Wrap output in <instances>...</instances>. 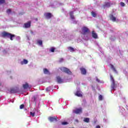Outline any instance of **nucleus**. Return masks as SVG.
<instances>
[{"label": "nucleus", "instance_id": "nucleus-39", "mask_svg": "<svg viewBox=\"0 0 128 128\" xmlns=\"http://www.w3.org/2000/svg\"><path fill=\"white\" fill-rule=\"evenodd\" d=\"M125 1L128 2V0H125Z\"/></svg>", "mask_w": 128, "mask_h": 128}, {"label": "nucleus", "instance_id": "nucleus-35", "mask_svg": "<svg viewBox=\"0 0 128 128\" xmlns=\"http://www.w3.org/2000/svg\"><path fill=\"white\" fill-rule=\"evenodd\" d=\"M98 98H99V100H102V95H100Z\"/></svg>", "mask_w": 128, "mask_h": 128}, {"label": "nucleus", "instance_id": "nucleus-34", "mask_svg": "<svg viewBox=\"0 0 128 128\" xmlns=\"http://www.w3.org/2000/svg\"><path fill=\"white\" fill-rule=\"evenodd\" d=\"M50 52H54V48H50Z\"/></svg>", "mask_w": 128, "mask_h": 128}, {"label": "nucleus", "instance_id": "nucleus-26", "mask_svg": "<svg viewBox=\"0 0 128 128\" xmlns=\"http://www.w3.org/2000/svg\"><path fill=\"white\" fill-rule=\"evenodd\" d=\"M30 114L32 116L34 117V116L36 113H34V112H30Z\"/></svg>", "mask_w": 128, "mask_h": 128}, {"label": "nucleus", "instance_id": "nucleus-32", "mask_svg": "<svg viewBox=\"0 0 128 128\" xmlns=\"http://www.w3.org/2000/svg\"><path fill=\"white\" fill-rule=\"evenodd\" d=\"M68 122H62V126H66V124H68Z\"/></svg>", "mask_w": 128, "mask_h": 128}, {"label": "nucleus", "instance_id": "nucleus-2", "mask_svg": "<svg viewBox=\"0 0 128 128\" xmlns=\"http://www.w3.org/2000/svg\"><path fill=\"white\" fill-rule=\"evenodd\" d=\"M59 70H61L62 72H65V74H72V72L70 70V69L66 68V67H61L59 68Z\"/></svg>", "mask_w": 128, "mask_h": 128}, {"label": "nucleus", "instance_id": "nucleus-3", "mask_svg": "<svg viewBox=\"0 0 128 128\" xmlns=\"http://www.w3.org/2000/svg\"><path fill=\"white\" fill-rule=\"evenodd\" d=\"M82 32H81L83 36H86L88 34H90V29L86 26H84L82 28Z\"/></svg>", "mask_w": 128, "mask_h": 128}, {"label": "nucleus", "instance_id": "nucleus-37", "mask_svg": "<svg viewBox=\"0 0 128 128\" xmlns=\"http://www.w3.org/2000/svg\"><path fill=\"white\" fill-rule=\"evenodd\" d=\"M96 80L98 82H100V80L98 78H96Z\"/></svg>", "mask_w": 128, "mask_h": 128}, {"label": "nucleus", "instance_id": "nucleus-31", "mask_svg": "<svg viewBox=\"0 0 128 128\" xmlns=\"http://www.w3.org/2000/svg\"><path fill=\"white\" fill-rule=\"evenodd\" d=\"M6 12H7V14H10V13L12 12V10L10 9H8L6 10Z\"/></svg>", "mask_w": 128, "mask_h": 128}, {"label": "nucleus", "instance_id": "nucleus-5", "mask_svg": "<svg viewBox=\"0 0 128 128\" xmlns=\"http://www.w3.org/2000/svg\"><path fill=\"white\" fill-rule=\"evenodd\" d=\"M56 82L58 84H62L64 82V80L60 76H57L56 77Z\"/></svg>", "mask_w": 128, "mask_h": 128}, {"label": "nucleus", "instance_id": "nucleus-29", "mask_svg": "<svg viewBox=\"0 0 128 128\" xmlns=\"http://www.w3.org/2000/svg\"><path fill=\"white\" fill-rule=\"evenodd\" d=\"M110 80H111L112 82H114V77H112V76H110Z\"/></svg>", "mask_w": 128, "mask_h": 128}, {"label": "nucleus", "instance_id": "nucleus-13", "mask_svg": "<svg viewBox=\"0 0 128 128\" xmlns=\"http://www.w3.org/2000/svg\"><path fill=\"white\" fill-rule=\"evenodd\" d=\"M92 36L94 38L96 39L98 38V34L94 32V31L92 32Z\"/></svg>", "mask_w": 128, "mask_h": 128}, {"label": "nucleus", "instance_id": "nucleus-41", "mask_svg": "<svg viewBox=\"0 0 128 128\" xmlns=\"http://www.w3.org/2000/svg\"><path fill=\"white\" fill-rule=\"evenodd\" d=\"M0 86H2V84L0 83Z\"/></svg>", "mask_w": 128, "mask_h": 128}, {"label": "nucleus", "instance_id": "nucleus-18", "mask_svg": "<svg viewBox=\"0 0 128 128\" xmlns=\"http://www.w3.org/2000/svg\"><path fill=\"white\" fill-rule=\"evenodd\" d=\"M68 50H70V52H74V48L72 47V46H69L68 47Z\"/></svg>", "mask_w": 128, "mask_h": 128}, {"label": "nucleus", "instance_id": "nucleus-7", "mask_svg": "<svg viewBox=\"0 0 128 128\" xmlns=\"http://www.w3.org/2000/svg\"><path fill=\"white\" fill-rule=\"evenodd\" d=\"M22 87L24 90H28V88H30V86L28 85V82H26V84H22Z\"/></svg>", "mask_w": 128, "mask_h": 128}, {"label": "nucleus", "instance_id": "nucleus-14", "mask_svg": "<svg viewBox=\"0 0 128 128\" xmlns=\"http://www.w3.org/2000/svg\"><path fill=\"white\" fill-rule=\"evenodd\" d=\"M44 72L45 74H50V71H48V70L46 68L44 69Z\"/></svg>", "mask_w": 128, "mask_h": 128}, {"label": "nucleus", "instance_id": "nucleus-6", "mask_svg": "<svg viewBox=\"0 0 128 128\" xmlns=\"http://www.w3.org/2000/svg\"><path fill=\"white\" fill-rule=\"evenodd\" d=\"M44 16L45 18H48V19L50 18H52V14L50 12L45 13L44 14Z\"/></svg>", "mask_w": 128, "mask_h": 128}, {"label": "nucleus", "instance_id": "nucleus-33", "mask_svg": "<svg viewBox=\"0 0 128 128\" xmlns=\"http://www.w3.org/2000/svg\"><path fill=\"white\" fill-rule=\"evenodd\" d=\"M50 87H48L46 88V92H50Z\"/></svg>", "mask_w": 128, "mask_h": 128}, {"label": "nucleus", "instance_id": "nucleus-24", "mask_svg": "<svg viewBox=\"0 0 128 128\" xmlns=\"http://www.w3.org/2000/svg\"><path fill=\"white\" fill-rule=\"evenodd\" d=\"M111 68H112V70H113L115 72H116V68H114V65H111Z\"/></svg>", "mask_w": 128, "mask_h": 128}, {"label": "nucleus", "instance_id": "nucleus-17", "mask_svg": "<svg viewBox=\"0 0 128 128\" xmlns=\"http://www.w3.org/2000/svg\"><path fill=\"white\" fill-rule=\"evenodd\" d=\"M70 17L72 20H74V12H70Z\"/></svg>", "mask_w": 128, "mask_h": 128}, {"label": "nucleus", "instance_id": "nucleus-12", "mask_svg": "<svg viewBox=\"0 0 128 128\" xmlns=\"http://www.w3.org/2000/svg\"><path fill=\"white\" fill-rule=\"evenodd\" d=\"M73 112L74 114H80V112H82V108L76 109V110L73 111Z\"/></svg>", "mask_w": 128, "mask_h": 128}, {"label": "nucleus", "instance_id": "nucleus-1", "mask_svg": "<svg viewBox=\"0 0 128 128\" xmlns=\"http://www.w3.org/2000/svg\"><path fill=\"white\" fill-rule=\"evenodd\" d=\"M2 36H3V38H10V40H13L12 38H14L15 35L6 32H4L2 33Z\"/></svg>", "mask_w": 128, "mask_h": 128}, {"label": "nucleus", "instance_id": "nucleus-30", "mask_svg": "<svg viewBox=\"0 0 128 128\" xmlns=\"http://www.w3.org/2000/svg\"><path fill=\"white\" fill-rule=\"evenodd\" d=\"M33 98H34V102H36V98H37L36 96H34Z\"/></svg>", "mask_w": 128, "mask_h": 128}, {"label": "nucleus", "instance_id": "nucleus-8", "mask_svg": "<svg viewBox=\"0 0 128 128\" xmlns=\"http://www.w3.org/2000/svg\"><path fill=\"white\" fill-rule=\"evenodd\" d=\"M112 4L110 2H105L104 4L103 5L104 8H110V5Z\"/></svg>", "mask_w": 128, "mask_h": 128}, {"label": "nucleus", "instance_id": "nucleus-15", "mask_svg": "<svg viewBox=\"0 0 128 128\" xmlns=\"http://www.w3.org/2000/svg\"><path fill=\"white\" fill-rule=\"evenodd\" d=\"M111 88L112 90H114V88H116V84L115 82H112Z\"/></svg>", "mask_w": 128, "mask_h": 128}, {"label": "nucleus", "instance_id": "nucleus-4", "mask_svg": "<svg viewBox=\"0 0 128 128\" xmlns=\"http://www.w3.org/2000/svg\"><path fill=\"white\" fill-rule=\"evenodd\" d=\"M48 120L50 122H58V116H50L48 118Z\"/></svg>", "mask_w": 128, "mask_h": 128}, {"label": "nucleus", "instance_id": "nucleus-20", "mask_svg": "<svg viewBox=\"0 0 128 128\" xmlns=\"http://www.w3.org/2000/svg\"><path fill=\"white\" fill-rule=\"evenodd\" d=\"M110 18L112 22H116V17L114 16V15L111 16Z\"/></svg>", "mask_w": 128, "mask_h": 128}, {"label": "nucleus", "instance_id": "nucleus-9", "mask_svg": "<svg viewBox=\"0 0 128 128\" xmlns=\"http://www.w3.org/2000/svg\"><path fill=\"white\" fill-rule=\"evenodd\" d=\"M30 21H29L28 22L24 24V28H30Z\"/></svg>", "mask_w": 128, "mask_h": 128}, {"label": "nucleus", "instance_id": "nucleus-22", "mask_svg": "<svg viewBox=\"0 0 128 128\" xmlns=\"http://www.w3.org/2000/svg\"><path fill=\"white\" fill-rule=\"evenodd\" d=\"M37 44H39L40 46H42V40H38Z\"/></svg>", "mask_w": 128, "mask_h": 128}, {"label": "nucleus", "instance_id": "nucleus-23", "mask_svg": "<svg viewBox=\"0 0 128 128\" xmlns=\"http://www.w3.org/2000/svg\"><path fill=\"white\" fill-rule=\"evenodd\" d=\"M84 122H90V118H84Z\"/></svg>", "mask_w": 128, "mask_h": 128}, {"label": "nucleus", "instance_id": "nucleus-11", "mask_svg": "<svg viewBox=\"0 0 128 128\" xmlns=\"http://www.w3.org/2000/svg\"><path fill=\"white\" fill-rule=\"evenodd\" d=\"M18 92V89L12 88L10 90V94H16Z\"/></svg>", "mask_w": 128, "mask_h": 128}, {"label": "nucleus", "instance_id": "nucleus-38", "mask_svg": "<svg viewBox=\"0 0 128 128\" xmlns=\"http://www.w3.org/2000/svg\"><path fill=\"white\" fill-rule=\"evenodd\" d=\"M96 128H100V126L99 125L96 126Z\"/></svg>", "mask_w": 128, "mask_h": 128}, {"label": "nucleus", "instance_id": "nucleus-40", "mask_svg": "<svg viewBox=\"0 0 128 128\" xmlns=\"http://www.w3.org/2000/svg\"><path fill=\"white\" fill-rule=\"evenodd\" d=\"M84 40H87L86 38H84Z\"/></svg>", "mask_w": 128, "mask_h": 128}, {"label": "nucleus", "instance_id": "nucleus-19", "mask_svg": "<svg viewBox=\"0 0 128 128\" xmlns=\"http://www.w3.org/2000/svg\"><path fill=\"white\" fill-rule=\"evenodd\" d=\"M28 62V60L24 59L23 60V62H21V64H26Z\"/></svg>", "mask_w": 128, "mask_h": 128}, {"label": "nucleus", "instance_id": "nucleus-28", "mask_svg": "<svg viewBox=\"0 0 128 128\" xmlns=\"http://www.w3.org/2000/svg\"><path fill=\"white\" fill-rule=\"evenodd\" d=\"M24 108V104H22L20 106V110H22Z\"/></svg>", "mask_w": 128, "mask_h": 128}, {"label": "nucleus", "instance_id": "nucleus-10", "mask_svg": "<svg viewBox=\"0 0 128 128\" xmlns=\"http://www.w3.org/2000/svg\"><path fill=\"white\" fill-rule=\"evenodd\" d=\"M80 70L82 74H86V70L84 68H80Z\"/></svg>", "mask_w": 128, "mask_h": 128}, {"label": "nucleus", "instance_id": "nucleus-21", "mask_svg": "<svg viewBox=\"0 0 128 128\" xmlns=\"http://www.w3.org/2000/svg\"><path fill=\"white\" fill-rule=\"evenodd\" d=\"M91 14L92 16H94V18H96V13L94 12H92Z\"/></svg>", "mask_w": 128, "mask_h": 128}, {"label": "nucleus", "instance_id": "nucleus-16", "mask_svg": "<svg viewBox=\"0 0 128 128\" xmlns=\"http://www.w3.org/2000/svg\"><path fill=\"white\" fill-rule=\"evenodd\" d=\"M76 96H78L79 98H82V94L80 93L79 91L76 92Z\"/></svg>", "mask_w": 128, "mask_h": 128}, {"label": "nucleus", "instance_id": "nucleus-27", "mask_svg": "<svg viewBox=\"0 0 128 128\" xmlns=\"http://www.w3.org/2000/svg\"><path fill=\"white\" fill-rule=\"evenodd\" d=\"M6 2L5 0H0V4H4Z\"/></svg>", "mask_w": 128, "mask_h": 128}, {"label": "nucleus", "instance_id": "nucleus-25", "mask_svg": "<svg viewBox=\"0 0 128 128\" xmlns=\"http://www.w3.org/2000/svg\"><path fill=\"white\" fill-rule=\"evenodd\" d=\"M120 5L121 6H122L123 8H124V6H126V4L124 3V2H120Z\"/></svg>", "mask_w": 128, "mask_h": 128}, {"label": "nucleus", "instance_id": "nucleus-36", "mask_svg": "<svg viewBox=\"0 0 128 128\" xmlns=\"http://www.w3.org/2000/svg\"><path fill=\"white\" fill-rule=\"evenodd\" d=\"M63 60H64V59H63L62 58H60V60H59V62H63Z\"/></svg>", "mask_w": 128, "mask_h": 128}]
</instances>
